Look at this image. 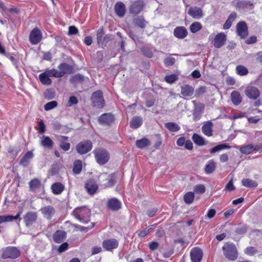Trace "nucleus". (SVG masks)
Segmentation results:
<instances>
[{
  "label": "nucleus",
  "instance_id": "nucleus-1",
  "mask_svg": "<svg viewBox=\"0 0 262 262\" xmlns=\"http://www.w3.org/2000/svg\"><path fill=\"white\" fill-rule=\"evenodd\" d=\"M91 210L86 206L77 207L72 212V215L81 223L86 224L90 221Z\"/></svg>",
  "mask_w": 262,
  "mask_h": 262
},
{
  "label": "nucleus",
  "instance_id": "nucleus-2",
  "mask_svg": "<svg viewBox=\"0 0 262 262\" xmlns=\"http://www.w3.org/2000/svg\"><path fill=\"white\" fill-rule=\"evenodd\" d=\"M224 256L229 260L234 261L237 258V251L232 243H226L222 248Z\"/></svg>",
  "mask_w": 262,
  "mask_h": 262
},
{
  "label": "nucleus",
  "instance_id": "nucleus-3",
  "mask_svg": "<svg viewBox=\"0 0 262 262\" xmlns=\"http://www.w3.org/2000/svg\"><path fill=\"white\" fill-rule=\"evenodd\" d=\"M20 251L15 247L9 246L2 250L1 257L4 259H14L19 257Z\"/></svg>",
  "mask_w": 262,
  "mask_h": 262
},
{
  "label": "nucleus",
  "instance_id": "nucleus-4",
  "mask_svg": "<svg viewBox=\"0 0 262 262\" xmlns=\"http://www.w3.org/2000/svg\"><path fill=\"white\" fill-rule=\"evenodd\" d=\"M94 154L97 162L100 165L105 164L110 159L108 152L103 148L95 149Z\"/></svg>",
  "mask_w": 262,
  "mask_h": 262
},
{
  "label": "nucleus",
  "instance_id": "nucleus-5",
  "mask_svg": "<svg viewBox=\"0 0 262 262\" xmlns=\"http://www.w3.org/2000/svg\"><path fill=\"white\" fill-rule=\"evenodd\" d=\"M116 177L114 173L108 174L106 173H101L99 177V180L105 187L113 186L116 183Z\"/></svg>",
  "mask_w": 262,
  "mask_h": 262
},
{
  "label": "nucleus",
  "instance_id": "nucleus-6",
  "mask_svg": "<svg viewBox=\"0 0 262 262\" xmlns=\"http://www.w3.org/2000/svg\"><path fill=\"white\" fill-rule=\"evenodd\" d=\"M93 147V143L90 140H84L80 142L76 146V150L80 155L89 152Z\"/></svg>",
  "mask_w": 262,
  "mask_h": 262
},
{
  "label": "nucleus",
  "instance_id": "nucleus-7",
  "mask_svg": "<svg viewBox=\"0 0 262 262\" xmlns=\"http://www.w3.org/2000/svg\"><path fill=\"white\" fill-rule=\"evenodd\" d=\"M91 100L94 106L102 108L104 105V100L103 97V93L99 90L92 93Z\"/></svg>",
  "mask_w": 262,
  "mask_h": 262
},
{
  "label": "nucleus",
  "instance_id": "nucleus-8",
  "mask_svg": "<svg viewBox=\"0 0 262 262\" xmlns=\"http://www.w3.org/2000/svg\"><path fill=\"white\" fill-rule=\"evenodd\" d=\"M236 32L241 38L245 39L248 35V28L244 21H239L236 26Z\"/></svg>",
  "mask_w": 262,
  "mask_h": 262
},
{
  "label": "nucleus",
  "instance_id": "nucleus-9",
  "mask_svg": "<svg viewBox=\"0 0 262 262\" xmlns=\"http://www.w3.org/2000/svg\"><path fill=\"white\" fill-rule=\"evenodd\" d=\"M227 40V36L223 32L217 34L214 38L213 46L215 48L219 49L223 47Z\"/></svg>",
  "mask_w": 262,
  "mask_h": 262
},
{
  "label": "nucleus",
  "instance_id": "nucleus-10",
  "mask_svg": "<svg viewBox=\"0 0 262 262\" xmlns=\"http://www.w3.org/2000/svg\"><path fill=\"white\" fill-rule=\"evenodd\" d=\"M37 219V214L35 212H28L24 216V221L27 227L32 226L36 222Z\"/></svg>",
  "mask_w": 262,
  "mask_h": 262
},
{
  "label": "nucleus",
  "instance_id": "nucleus-11",
  "mask_svg": "<svg viewBox=\"0 0 262 262\" xmlns=\"http://www.w3.org/2000/svg\"><path fill=\"white\" fill-rule=\"evenodd\" d=\"M41 38L42 33L39 29L37 28L33 29L30 34L29 40L33 45L38 43L41 40Z\"/></svg>",
  "mask_w": 262,
  "mask_h": 262
},
{
  "label": "nucleus",
  "instance_id": "nucleus-12",
  "mask_svg": "<svg viewBox=\"0 0 262 262\" xmlns=\"http://www.w3.org/2000/svg\"><path fill=\"white\" fill-rule=\"evenodd\" d=\"M203 254V251L200 248L198 247L192 248L190 253L192 262H201Z\"/></svg>",
  "mask_w": 262,
  "mask_h": 262
},
{
  "label": "nucleus",
  "instance_id": "nucleus-13",
  "mask_svg": "<svg viewBox=\"0 0 262 262\" xmlns=\"http://www.w3.org/2000/svg\"><path fill=\"white\" fill-rule=\"evenodd\" d=\"M246 95L251 99L255 100L260 95L259 90L255 86H248L245 90Z\"/></svg>",
  "mask_w": 262,
  "mask_h": 262
},
{
  "label": "nucleus",
  "instance_id": "nucleus-14",
  "mask_svg": "<svg viewBox=\"0 0 262 262\" xmlns=\"http://www.w3.org/2000/svg\"><path fill=\"white\" fill-rule=\"evenodd\" d=\"M144 3L141 0L134 2L130 6L129 12L134 14H139L143 9Z\"/></svg>",
  "mask_w": 262,
  "mask_h": 262
},
{
  "label": "nucleus",
  "instance_id": "nucleus-15",
  "mask_svg": "<svg viewBox=\"0 0 262 262\" xmlns=\"http://www.w3.org/2000/svg\"><path fill=\"white\" fill-rule=\"evenodd\" d=\"M115 120L114 116L111 113H105L101 115L98 118V121L102 125H109Z\"/></svg>",
  "mask_w": 262,
  "mask_h": 262
},
{
  "label": "nucleus",
  "instance_id": "nucleus-16",
  "mask_svg": "<svg viewBox=\"0 0 262 262\" xmlns=\"http://www.w3.org/2000/svg\"><path fill=\"white\" fill-rule=\"evenodd\" d=\"M118 241L114 238L106 239L103 241L102 246L107 251L116 249L118 246Z\"/></svg>",
  "mask_w": 262,
  "mask_h": 262
},
{
  "label": "nucleus",
  "instance_id": "nucleus-17",
  "mask_svg": "<svg viewBox=\"0 0 262 262\" xmlns=\"http://www.w3.org/2000/svg\"><path fill=\"white\" fill-rule=\"evenodd\" d=\"M40 211L43 214V217L47 220H51L55 213V209L51 205H48L42 207Z\"/></svg>",
  "mask_w": 262,
  "mask_h": 262
},
{
  "label": "nucleus",
  "instance_id": "nucleus-18",
  "mask_svg": "<svg viewBox=\"0 0 262 262\" xmlns=\"http://www.w3.org/2000/svg\"><path fill=\"white\" fill-rule=\"evenodd\" d=\"M107 206L109 209L116 211L121 208V202L116 198H112L108 200Z\"/></svg>",
  "mask_w": 262,
  "mask_h": 262
},
{
  "label": "nucleus",
  "instance_id": "nucleus-19",
  "mask_svg": "<svg viewBox=\"0 0 262 262\" xmlns=\"http://www.w3.org/2000/svg\"><path fill=\"white\" fill-rule=\"evenodd\" d=\"M173 35L176 38L182 39L187 36L188 31L185 27H177L173 30Z\"/></svg>",
  "mask_w": 262,
  "mask_h": 262
},
{
  "label": "nucleus",
  "instance_id": "nucleus-20",
  "mask_svg": "<svg viewBox=\"0 0 262 262\" xmlns=\"http://www.w3.org/2000/svg\"><path fill=\"white\" fill-rule=\"evenodd\" d=\"M188 14L194 19H200L203 16V12L201 8L198 7H191Z\"/></svg>",
  "mask_w": 262,
  "mask_h": 262
},
{
  "label": "nucleus",
  "instance_id": "nucleus-21",
  "mask_svg": "<svg viewBox=\"0 0 262 262\" xmlns=\"http://www.w3.org/2000/svg\"><path fill=\"white\" fill-rule=\"evenodd\" d=\"M67 237V233L61 230H57L53 235V239L55 243L59 244L62 243Z\"/></svg>",
  "mask_w": 262,
  "mask_h": 262
},
{
  "label": "nucleus",
  "instance_id": "nucleus-22",
  "mask_svg": "<svg viewBox=\"0 0 262 262\" xmlns=\"http://www.w3.org/2000/svg\"><path fill=\"white\" fill-rule=\"evenodd\" d=\"M194 91V88L189 84H183L181 86V94L184 97L192 96Z\"/></svg>",
  "mask_w": 262,
  "mask_h": 262
},
{
  "label": "nucleus",
  "instance_id": "nucleus-23",
  "mask_svg": "<svg viewBox=\"0 0 262 262\" xmlns=\"http://www.w3.org/2000/svg\"><path fill=\"white\" fill-rule=\"evenodd\" d=\"M34 156L33 153L31 151L26 152L22 157L19 162V164L24 167H27L30 163L31 160Z\"/></svg>",
  "mask_w": 262,
  "mask_h": 262
},
{
  "label": "nucleus",
  "instance_id": "nucleus-24",
  "mask_svg": "<svg viewBox=\"0 0 262 262\" xmlns=\"http://www.w3.org/2000/svg\"><path fill=\"white\" fill-rule=\"evenodd\" d=\"M58 68L62 74V77L65 74H71L73 72V67L67 63H62L60 64Z\"/></svg>",
  "mask_w": 262,
  "mask_h": 262
},
{
  "label": "nucleus",
  "instance_id": "nucleus-25",
  "mask_svg": "<svg viewBox=\"0 0 262 262\" xmlns=\"http://www.w3.org/2000/svg\"><path fill=\"white\" fill-rule=\"evenodd\" d=\"M213 124L210 121L206 122L202 127V132L206 136L210 137L212 136V127Z\"/></svg>",
  "mask_w": 262,
  "mask_h": 262
},
{
  "label": "nucleus",
  "instance_id": "nucleus-26",
  "mask_svg": "<svg viewBox=\"0 0 262 262\" xmlns=\"http://www.w3.org/2000/svg\"><path fill=\"white\" fill-rule=\"evenodd\" d=\"M114 9L115 13L118 16L122 17L124 15L125 7L122 2H117L115 5Z\"/></svg>",
  "mask_w": 262,
  "mask_h": 262
},
{
  "label": "nucleus",
  "instance_id": "nucleus-27",
  "mask_svg": "<svg viewBox=\"0 0 262 262\" xmlns=\"http://www.w3.org/2000/svg\"><path fill=\"white\" fill-rule=\"evenodd\" d=\"M142 117L140 116H135L131 120L129 125L131 128L136 129L142 125Z\"/></svg>",
  "mask_w": 262,
  "mask_h": 262
},
{
  "label": "nucleus",
  "instance_id": "nucleus-28",
  "mask_svg": "<svg viewBox=\"0 0 262 262\" xmlns=\"http://www.w3.org/2000/svg\"><path fill=\"white\" fill-rule=\"evenodd\" d=\"M133 23L136 26L141 29L144 28L148 23L142 16L135 17L133 20Z\"/></svg>",
  "mask_w": 262,
  "mask_h": 262
},
{
  "label": "nucleus",
  "instance_id": "nucleus-29",
  "mask_svg": "<svg viewBox=\"0 0 262 262\" xmlns=\"http://www.w3.org/2000/svg\"><path fill=\"white\" fill-rule=\"evenodd\" d=\"M52 192L55 194H60L64 189V186L60 182L53 184L51 186Z\"/></svg>",
  "mask_w": 262,
  "mask_h": 262
},
{
  "label": "nucleus",
  "instance_id": "nucleus-30",
  "mask_svg": "<svg viewBox=\"0 0 262 262\" xmlns=\"http://www.w3.org/2000/svg\"><path fill=\"white\" fill-rule=\"evenodd\" d=\"M41 145L45 148L51 149L53 147L54 142L49 137L43 136L41 141Z\"/></svg>",
  "mask_w": 262,
  "mask_h": 262
},
{
  "label": "nucleus",
  "instance_id": "nucleus-31",
  "mask_svg": "<svg viewBox=\"0 0 262 262\" xmlns=\"http://www.w3.org/2000/svg\"><path fill=\"white\" fill-rule=\"evenodd\" d=\"M253 5L252 1L243 0L237 2L235 4V7L238 9H244L252 6Z\"/></svg>",
  "mask_w": 262,
  "mask_h": 262
},
{
  "label": "nucleus",
  "instance_id": "nucleus-32",
  "mask_svg": "<svg viewBox=\"0 0 262 262\" xmlns=\"http://www.w3.org/2000/svg\"><path fill=\"white\" fill-rule=\"evenodd\" d=\"M231 98L232 103L235 105L239 104L242 100V98L239 93L236 91L232 92L231 94Z\"/></svg>",
  "mask_w": 262,
  "mask_h": 262
},
{
  "label": "nucleus",
  "instance_id": "nucleus-33",
  "mask_svg": "<svg viewBox=\"0 0 262 262\" xmlns=\"http://www.w3.org/2000/svg\"><path fill=\"white\" fill-rule=\"evenodd\" d=\"M236 18V14L235 12L231 13L228 18L227 19L226 22L223 25V29L225 30L228 29L230 28L231 26V25L233 21L235 20V19Z\"/></svg>",
  "mask_w": 262,
  "mask_h": 262
},
{
  "label": "nucleus",
  "instance_id": "nucleus-34",
  "mask_svg": "<svg viewBox=\"0 0 262 262\" xmlns=\"http://www.w3.org/2000/svg\"><path fill=\"white\" fill-rule=\"evenodd\" d=\"M85 188L90 194H94L98 189V186L92 181H89L85 184Z\"/></svg>",
  "mask_w": 262,
  "mask_h": 262
},
{
  "label": "nucleus",
  "instance_id": "nucleus-35",
  "mask_svg": "<svg viewBox=\"0 0 262 262\" xmlns=\"http://www.w3.org/2000/svg\"><path fill=\"white\" fill-rule=\"evenodd\" d=\"M68 140V137L66 136H61L60 139L59 147L64 151H68L70 148V144L66 141Z\"/></svg>",
  "mask_w": 262,
  "mask_h": 262
},
{
  "label": "nucleus",
  "instance_id": "nucleus-36",
  "mask_svg": "<svg viewBox=\"0 0 262 262\" xmlns=\"http://www.w3.org/2000/svg\"><path fill=\"white\" fill-rule=\"evenodd\" d=\"M242 185L248 188L256 187L258 183L255 181H253L250 179H243L242 181Z\"/></svg>",
  "mask_w": 262,
  "mask_h": 262
},
{
  "label": "nucleus",
  "instance_id": "nucleus-37",
  "mask_svg": "<svg viewBox=\"0 0 262 262\" xmlns=\"http://www.w3.org/2000/svg\"><path fill=\"white\" fill-rule=\"evenodd\" d=\"M50 76H48L47 73L46 72L45 73H42L39 75V78L40 82L45 85H50L52 83V81L51 79L49 77Z\"/></svg>",
  "mask_w": 262,
  "mask_h": 262
},
{
  "label": "nucleus",
  "instance_id": "nucleus-38",
  "mask_svg": "<svg viewBox=\"0 0 262 262\" xmlns=\"http://www.w3.org/2000/svg\"><path fill=\"white\" fill-rule=\"evenodd\" d=\"M216 167V164L213 160H210L206 165L204 170L206 173L210 174L213 172Z\"/></svg>",
  "mask_w": 262,
  "mask_h": 262
},
{
  "label": "nucleus",
  "instance_id": "nucleus-39",
  "mask_svg": "<svg viewBox=\"0 0 262 262\" xmlns=\"http://www.w3.org/2000/svg\"><path fill=\"white\" fill-rule=\"evenodd\" d=\"M150 142L146 138H142L140 140H138L136 142V145L139 148L143 149L144 147L148 146L150 145Z\"/></svg>",
  "mask_w": 262,
  "mask_h": 262
},
{
  "label": "nucleus",
  "instance_id": "nucleus-40",
  "mask_svg": "<svg viewBox=\"0 0 262 262\" xmlns=\"http://www.w3.org/2000/svg\"><path fill=\"white\" fill-rule=\"evenodd\" d=\"M230 148H231V147L230 146L228 145L227 144H226L225 143H222V144L217 145L215 146V147L211 148L210 150V152L211 154H213L216 152L220 151L222 150L226 149H230Z\"/></svg>",
  "mask_w": 262,
  "mask_h": 262
},
{
  "label": "nucleus",
  "instance_id": "nucleus-41",
  "mask_svg": "<svg viewBox=\"0 0 262 262\" xmlns=\"http://www.w3.org/2000/svg\"><path fill=\"white\" fill-rule=\"evenodd\" d=\"M192 139L194 143L198 146H203L205 144L204 139L196 134H194L192 135Z\"/></svg>",
  "mask_w": 262,
  "mask_h": 262
},
{
  "label": "nucleus",
  "instance_id": "nucleus-42",
  "mask_svg": "<svg viewBox=\"0 0 262 262\" xmlns=\"http://www.w3.org/2000/svg\"><path fill=\"white\" fill-rule=\"evenodd\" d=\"M165 127L172 132H176L180 129V127L176 123L172 122L166 123Z\"/></svg>",
  "mask_w": 262,
  "mask_h": 262
},
{
  "label": "nucleus",
  "instance_id": "nucleus-43",
  "mask_svg": "<svg viewBox=\"0 0 262 262\" xmlns=\"http://www.w3.org/2000/svg\"><path fill=\"white\" fill-rule=\"evenodd\" d=\"M240 151L244 154L248 155L254 151V145L253 144H248L241 147Z\"/></svg>",
  "mask_w": 262,
  "mask_h": 262
},
{
  "label": "nucleus",
  "instance_id": "nucleus-44",
  "mask_svg": "<svg viewBox=\"0 0 262 262\" xmlns=\"http://www.w3.org/2000/svg\"><path fill=\"white\" fill-rule=\"evenodd\" d=\"M41 182L37 179H32L29 183V188L31 191H34L40 186Z\"/></svg>",
  "mask_w": 262,
  "mask_h": 262
},
{
  "label": "nucleus",
  "instance_id": "nucleus-45",
  "mask_svg": "<svg viewBox=\"0 0 262 262\" xmlns=\"http://www.w3.org/2000/svg\"><path fill=\"white\" fill-rule=\"evenodd\" d=\"M194 199V193L192 192H188L184 195V201L187 204H191Z\"/></svg>",
  "mask_w": 262,
  "mask_h": 262
},
{
  "label": "nucleus",
  "instance_id": "nucleus-46",
  "mask_svg": "<svg viewBox=\"0 0 262 262\" xmlns=\"http://www.w3.org/2000/svg\"><path fill=\"white\" fill-rule=\"evenodd\" d=\"M82 170V162L80 160L75 161L74 163L73 171L75 174H79Z\"/></svg>",
  "mask_w": 262,
  "mask_h": 262
},
{
  "label": "nucleus",
  "instance_id": "nucleus-47",
  "mask_svg": "<svg viewBox=\"0 0 262 262\" xmlns=\"http://www.w3.org/2000/svg\"><path fill=\"white\" fill-rule=\"evenodd\" d=\"M202 28L201 24L195 21L192 23L190 26V30L192 33H195L200 31Z\"/></svg>",
  "mask_w": 262,
  "mask_h": 262
},
{
  "label": "nucleus",
  "instance_id": "nucleus-48",
  "mask_svg": "<svg viewBox=\"0 0 262 262\" xmlns=\"http://www.w3.org/2000/svg\"><path fill=\"white\" fill-rule=\"evenodd\" d=\"M236 72L240 76H245L248 73V70L244 66L238 65L236 67Z\"/></svg>",
  "mask_w": 262,
  "mask_h": 262
},
{
  "label": "nucleus",
  "instance_id": "nucleus-49",
  "mask_svg": "<svg viewBox=\"0 0 262 262\" xmlns=\"http://www.w3.org/2000/svg\"><path fill=\"white\" fill-rule=\"evenodd\" d=\"M248 230V226L246 225H239L235 229V232L237 234L243 235L245 234Z\"/></svg>",
  "mask_w": 262,
  "mask_h": 262
},
{
  "label": "nucleus",
  "instance_id": "nucleus-50",
  "mask_svg": "<svg viewBox=\"0 0 262 262\" xmlns=\"http://www.w3.org/2000/svg\"><path fill=\"white\" fill-rule=\"evenodd\" d=\"M84 79V76L81 74H77L73 76H72L70 79V81L72 83H80L83 81Z\"/></svg>",
  "mask_w": 262,
  "mask_h": 262
},
{
  "label": "nucleus",
  "instance_id": "nucleus-51",
  "mask_svg": "<svg viewBox=\"0 0 262 262\" xmlns=\"http://www.w3.org/2000/svg\"><path fill=\"white\" fill-rule=\"evenodd\" d=\"M48 76L54 77L56 78H60L62 77V74L59 71H58L56 69H53L50 70L46 71Z\"/></svg>",
  "mask_w": 262,
  "mask_h": 262
},
{
  "label": "nucleus",
  "instance_id": "nucleus-52",
  "mask_svg": "<svg viewBox=\"0 0 262 262\" xmlns=\"http://www.w3.org/2000/svg\"><path fill=\"white\" fill-rule=\"evenodd\" d=\"M178 79V77L176 74H171L165 77V81L170 84L174 83Z\"/></svg>",
  "mask_w": 262,
  "mask_h": 262
},
{
  "label": "nucleus",
  "instance_id": "nucleus-53",
  "mask_svg": "<svg viewBox=\"0 0 262 262\" xmlns=\"http://www.w3.org/2000/svg\"><path fill=\"white\" fill-rule=\"evenodd\" d=\"M104 34V30L103 28H99L97 32V41L98 45L102 43L103 40V37Z\"/></svg>",
  "mask_w": 262,
  "mask_h": 262
},
{
  "label": "nucleus",
  "instance_id": "nucleus-54",
  "mask_svg": "<svg viewBox=\"0 0 262 262\" xmlns=\"http://www.w3.org/2000/svg\"><path fill=\"white\" fill-rule=\"evenodd\" d=\"M44 97L47 100H51L54 98L55 93L51 89H47L43 94Z\"/></svg>",
  "mask_w": 262,
  "mask_h": 262
},
{
  "label": "nucleus",
  "instance_id": "nucleus-55",
  "mask_svg": "<svg viewBox=\"0 0 262 262\" xmlns=\"http://www.w3.org/2000/svg\"><path fill=\"white\" fill-rule=\"evenodd\" d=\"M57 106V102L56 101H52L46 103L44 106V109L48 111L51 110Z\"/></svg>",
  "mask_w": 262,
  "mask_h": 262
},
{
  "label": "nucleus",
  "instance_id": "nucleus-56",
  "mask_svg": "<svg viewBox=\"0 0 262 262\" xmlns=\"http://www.w3.org/2000/svg\"><path fill=\"white\" fill-rule=\"evenodd\" d=\"M141 51L144 55L148 58H151L153 54L151 50L147 47H142L141 49Z\"/></svg>",
  "mask_w": 262,
  "mask_h": 262
},
{
  "label": "nucleus",
  "instance_id": "nucleus-57",
  "mask_svg": "<svg viewBox=\"0 0 262 262\" xmlns=\"http://www.w3.org/2000/svg\"><path fill=\"white\" fill-rule=\"evenodd\" d=\"M194 190L196 193L203 194L205 192L206 188L204 185L199 184L194 186Z\"/></svg>",
  "mask_w": 262,
  "mask_h": 262
},
{
  "label": "nucleus",
  "instance_id": "nucleus-58",
  "mask_svg": "<svg viewBox=\"0 0 262 262\" xmlns=\"http://www.w3.org/2000/svg\"><path fill=\"white\" fill-rule=\"evenodd\" d=\"M235 189V187L234 186L233 184V179H231L229 182L226 184L225 188L224 189L225 191H231L234 190Z\"/></svg>",
  "mask_w": 262,
  "mask_h": 262
},
{
  "label": "nucleus",
  "instance_id": "nucleus-59",
  "mask_svg": "<svg viewBox=\"0 0 262 262\" xmlns=\"http://www.w3.org/2000/svg\"><path fill=\"white\" fill-rule=\"evenodd\" d=\"M38 132L39 133L43 134L46 132V125L42 120L38 122Z\"/></svg>",
  "mask_w": 262,
  "mask_h": 262
},
{
  "label": "nucleus",
  "instance_id": "nucleus-60",
  "mask_svg": "<svg viewBox=\"0 0 262 262\" xmlns=\"http://www.w3.org/2000/svg\"><path fill=\"white\" fill-rule=\"evenodd\" d=\"M176 60L173 57H168L165 58L164 60V64L166 66H172L174 64Z\"/></svg>",
  "mask_w": 262,
  "mask_h": 262
},
{
  "label": "nucleus",
  "instance_id": "nucleus-61",
  "mask_svg": "<svg viewBox=\"0 0 262 262\" xmlns=\"http://www.w3.org/2000/svg\"><path fill=\"white\" fill-rule=\"evenodd\" d=\"M114 39V36L113 35L108 34L106 35L103 38L102 43L105 45L109 41L113 40Z\"/></svg>",
  "mask_w": 262,
  "mask_h": 262
},
{
  "label": "nucleus",
  "instance_id": "nucleus-62",
  "mask_svg": "<svg viewBox=\"0 0 262 262\" xmlns=\"http://www.w3.org/2000/svg\"><path fill=\"white\" fill-rule=\"evenodd\" d=\"M68 246H69V245H68V243L65 242V243H62L59 247V248L57 250L58 253H61L64 252L65 251H66L68 249Z\"/></svg>",
  "mask_w": 262,
  "mask_h": 262
},
{
  "label": "nucleus",
  "instance_id": "nucleus-63",
  "mask_svg": "<svg viewBox=\"0 0 262 262\" xmlns=\"http://www.w3.org/2000/svg\"><path fill=\"white\" fill-rule=\"evenodd\" d=\"M78 33V29L74 26H71L69 27V35H75Z\"/></svg>",
  "mask_w": 262,
  "mask_h": 262
},
{
  "label": "nucleus",
  "instance_id": "nucleus-64",
  "mask_svg": "<svg viewBox=\"0 0 262 262\" xmlns=\"http://www.w3.org/2000/svg\"><path fill=\"white\" fill-rule=\"evenodd\" d=\"M206 91V87L205 86H202L198 88L195 91V95L200 96L204 93H205Z\"/></svg>",
  "mask_w": 262,
  "mask_h": 262
}]
</instances>
